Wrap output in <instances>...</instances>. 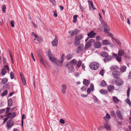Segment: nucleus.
<instances>
[{
  "instance_id": "obj_1",
  "label": "nucleus",
  "mask_w": 131,
  "mask_h": 131,
  "mask_svg": "<svg viewBox=\"0 0 131 131\" xmlns=\"http://www.w3.org/2000/svg\"><path fill=\"white\" fill-rule=\"evenodd\" d=\"M112 75L113 77L116 80L115 82H122L123 81L120 78L121 76V73L118 71H114L112 73Z\"/></svg>"
},
{
  "instance_id": "obj_2",
  "label": "nucleus",
  "mask_w": 131,
  "mask_h": 131,
  "mask_svg": "<svg viewBox=\"0 0 131 131\" xmlns=\"http://www.w3.org/2000/svg\"><path fill=\"white\" fill-rule=\"evenodd\" d=\"M99 64L98 63L93 62L91 63L90 65V68L92 70H96L99 67Z\"/></svg>"
},
{
  "instance_id": "obj_3",
  "label": "nucleus",
  "mask_w": 131,
  "mask_h": 131,
  "mask_svg": "<svg viewBox=\"0 0 131 131\" xmlns=\"http://www.w3.org/2000/svg\"><path fill=\"white\" fill-rule=\"evenodd\" d=\"M51 61L53 63L56 64L58 66H62L63 62L62 61H59L55 58Z\"/></svg>"
},
{
  "instance_id": "obj_4",
  "label": "nucleus",
  "mask_w": 131,
  "mask_h": 131,
  "mask_svg": "<svg viewBox=\"0 0 131 131\" xmlns=\"http://www.w3.org/2000/svg\"><path fill=\"white\" fill-rule=\"evenodd\" d=\"M40 61V63H41L42 65H43L44 67L46 68V66L45 65L44 62L47 64L48 65L49 63L46 62L45 60H44L43 57L41 56V55H40V58H39Z\"/></svg>"
},
{
  "instance_id": "obj_5",
  "label": "nucleus",
  "mask_w": 131,
  "mask_h": 131,
  "mask_svg": "<svg viewBox=\"0 0 131 131\" xmlns=\"http://www.w3.org/2000/svg\"><path fill=\"white\" fill-rule=\"evenodd\" d=\"M94 42L95 40L93 39H91L88 41L86 44L84 48L87 49L90 47L91 45V42Z\"/></svg>"
},
{
  "instance_id": "obj_6",
  "label": "nucleus",
  "mask_w": 131,
  "mask_h": 131,
  "mask_svg": "<svg viewBox=\"0 0 131 131\" xmlns=\"http://www.w3.org/2000/svg\"><path fill=\"white\" fill-rule=\"evenodd\" d=\"M51 43L53 46H56L58 44V40L57 37L56 35L55 36V38L54 40L52 41Z\"/></svg>"
},
{
  "instance_id": "obj_7",
  "label": "nucleus",
  "mask_w": 131,
  "mask_h": 131,
  "mask_svg": "<svg viewBox=\"0 0 131 131\" xmlns=\"http://www.w3.org/2000/svg\"><path fill=\"white\" fill-rule=\"evenodd\" d=\"M13 125V122L12 120H8L7 122V127L8 128H10Z\"/></svg>"
},
{
  "instance_id": "obj_8",
  "label": "nucleus",
  "mask_w": 131,
  "mask_h": 131,
  "mask_svg": "<svg viewBox=\"0 0 131 131\" xmlns=\"http://www.w3.org/2000/svg\"><path fill=\"white\" fill-rule=\"evenodd\" d=\"M16 113L15 112H14L12 113H9L7 114L6 115V116H8L9 118H14L16 116Z\"/></svg>"
},
{
  "instance_id": "obj_9",
  "label": "nucleus",
  "mask_w": 131,
  "mask_h": 131,
  "mask_svg": "<svg viewBox=\"0 0 131 131\" xmlns=\"http://www.w3.org/2000/svg\"><path fill=\"white\" fill-rule=\"evenodd\" d=\"M84 45L83 44H81L78 47V49L77 50L76 52L77 53H79L82 50V49L83 48Z\"/></svg>"
},
{
  "instance_id": "obj_10",
  "label": "nucleus",
  "mask_w": 131,
  "mask_h": 131,
  "mask_svg": "<svg viewBox=\"0 0 131 131\" xmlns=\"http://www.w3.org/2000/svg\"><path fill=\"white\" fill-rule=\"evenodd\" d=\"M108 122H106L104 123L105 128L108 130H110L111 129V126L110 124L108 123Z\"/></svg>"
},
{
  "instance_id": "obj_11",
  "label": "nucleus",
  "mask_w": 131,
  "mask_h": 131,
  "mask_svg": "<svg viewBox=\"0 0 131 131\" xmlns=\"http://www.w3.org/2000/svg\"><path fill=\"white\" fill-rule=\"evenodd\" d=\"M61 91L62 93L64 94L66 92V91L67 89V86L66 84H63L61 85Z\"/></svg>"
},
{
  "instance_id": "obj_12",
  "label": "nucleus",
  "mask_w": 131,
  "mask_h": 131,
  "mask_svg": "<svg viewBox=\"0 0 131 131\" xmlns=\"http://www.w3.org/2000/svg\"><path fill=\"white\" fill-rule=\"evenodd\" d=\"M112 59V56L107 55L106 57L104 58V61L105 62H108L110 61Z\"/></svg>"
},
{
  "instance_id": "obj_13",
  "label": "nucleus",
  "mask_w": 131,
  "mask_h": 131,
  "mask_svg": "<svg viewBox=\"0 0 131 131\" xmlns=\"http://www.w3.org/2000/svg\"><path fill=\"white\" fill-rule=\"evenodd\" d=\"M116 114L118 117L121 119L122 120L123 119V116L122 115L121 112L119 110H117L116 111Z\"/></svg>"
},
{
  "instance_id": "obj_14",
  "label": "nucleus",
  "mask_w": 131,
  "mask_h": 131,
  "mask_svg": "<svg viewBox=\"0 0 131 131\" xmlns=\"http://www.w3.org/2000/svg\"><path fill=\"white\" fill-rule=\"evenodd\" d=\"M111 116L108 113H107L105 116L103 117V118L105 120L106 122H108Z\"/></svg>"
},
{
  "instance_id": "obj_15",
  "label": "nucleus",
  "mask_w": 131,
  "mask_h": 131,
  "mask_svg": "<svg viewBox=\"0 0 131 131\" xmlns=\"http://www.w3.org/2000/svg\"><path fill=\"white\" fill-rule=\"evenodd\" d=\"M77 63V61L76 59H73L69 63L70 65H75Z\"/></svg>"
},
{
  "instance_id": "obj_16",
  "label": "nucleus",
  "mask_w": 131,
  "mask_h": 131,
  "mask_svg": "<svg viewBox=\"0 0 131 131\" xmlns=\"http://www.w3.org/2000/svg\"><path fill=\"white\" fill-rule=\"evenodd\" d=\"M114 88V87L112 85H108L107 86V89L110 92H112Z\"/></svg>"
},
{
  "instance_id": "obj_17",
  "label": "nucleus",
  "mask_w": 131,
  "mask_h": 131,
  "mask_svg": "<svg viewBox=\"0 0 131 131\" xmlns=\"http://www.w3.org/2000/svg\"><path fill=\"white\" fill-rule=\"evenodd\" d=\"M113 56L114 57H115L117 60L118 62H120L121 60V56H118L117 54H115L114 53H113Z\"/></svg>"
},
{
  "instance_id": "obj_18",
  "label": "nucleus",
  "mask_w": 131,
  "mask_h": 131,
  "mask_svg": "<svg viewBox=\"0 0 131 131\" xmlns=\"http://www.w3.org/2000/svg\"><path fill=\"white\" fill-rule=\"evenodd\" d=\"M96 35V33L94 32L93 31H92L90 33L88 34V37L90 38H93Z\"/></svg>"
},
{
  "instance_id": "obj_19",
  "label": "nucleus",
  "mask_w": 131,
  "mask_h": 131,
  "mask_svg": "<svg viewBox=\"0 0 131 131\" xmlns=\"http://www.w3.org/2000/svg\"><path fill=\"white\" fill-rule=\"evenodd\" d=\"M127 67L126 66H123L121 67L120 69V72L123 73L126 71V70Z\"/></svg>"
},
{
  "instance_id": "obj_20",
  "label": "nucleus",
  "mask_w": 131,
  "mask_h": 131,
  "mask_svg": "<svg viewBox=\"0 0 131 131\" xmlns=\"http://www.w3.org/2000/svg\"><path fill=\"white\" fill-rule=\"evenodd\" d=\"M124 54V51L123 49H121L118 50V53L119 56H121Z\"/></svg>"
},
{
  "instance_id": "obj_21",
  "label": "nucleus",
  "mask_w": 131,
  "mask_h": 131,
  "mask_svg": "<svg viewBox=\"0 0 131 131\" xmlns=\"http://www.w3.org/2000/svg\"><path fill=\"white\" fill-rule=\"evenodd\" d=\"M94 46L95 48H100L101 47V43L99 42H97L95 43Z\"/></svg>"
},
{
  "instance_id": "obj_22",
  "label": "nucleus",
  "mask_w": 131,
  "mask_h": 131,
  "mask_svg": "<svg viewBox=\"0 0 131 131\" xmlns=\"http://www.w3.org/2000/svg\"><path fill=\"white\" fill-rule=\"evenodd\" d=\"M50 52V50L48 51V56L50 60L51 61L54 57H52L53 55Z\"/></svg>"
},
{
  "instance_id": "obj_23",
  "label": "nucleus",
  "mask_w": 131,
  "mask_h": 131,
  "mask_svg": "<svg viewBox=\"0 0 131 131\" xmlns=\"http://www.w3.org/2000/svg\"><path fill=\"white\" fill-rule=\"evenodd\" d=\"M100 93L103 94H107L108 93V91L104 89H102L100 90Z\"/></svg>"
},
{
  "instance_id": "obj_24",
  "label": "nucleus",
  "mask_w": 131,
  "mask_h": 131,
  "mask_svg": "<svg viewBox=\"0 0 131 131\" xmlns=\"http://www.w3.org/2000/svg\"><path fill=\"white\" fill-rule=\"evenodd\" d=\"M111 70V71L115 70L117 71L118 69V67L116 66H112L110 68Z\"/></svg>"
},
{
  "instance_id": "obj_25",
  "label": "nucleus",
  "mask_w": 131,
  "mask_h": 131,
  "mask_svg": "<svg viewBox=\"0 0 131 131\" xmlns=\"http://www.w3.org/2000/svg\"><path fill=\"white\" fill-rule=\"evenodd\" d=\"M79 32V30L76 29L74 31H72L71 32V36L72 37H73L74 35H76L78 34Z\"/></svg>"
},
{
  "instance_id": "obj_26",
  "label": "nucleus",
  "mask_w": 131,
  "mask_h": 131,
  "mask_svg": "<svg viewBox=\"0 0 131 131\" xmlns=\"http://www.w3.org/2000/svg\"><path fill=\"white\" fill-rule=\"evenodd\" d=\"M68 69L70 72H73L74 70V67L73 65H70L69 64H68Z\"/></svg>"
},
{
  "instance_id": "obj_27",
  "label": "nucleus",
  "mask_w": 131,
  "mask_h": 131,
  "mask_svg": "<svg viewBox=\"0 0 131 131\" xmlns=\"http://www.w3.org/2000/svg\"><path fill=\"white\" fill-rule=\"evenodd\" d=\"M82 36L81 35H80L75 37V40L79 41L82 38Z\"/></svg>"
},
{
  "instance_id": "obj_28",
  "label": "nucleus",
  "mask_w": 131,
  "mask_h": 131,
  "mask_svg": "<svg viewBox=\"0 0 131 131\" xmlns=\"http://www.w3.org/2000/svg\"><path fill=\"white\" fill-rule=\"evenodd\" d=\"M12 100L11 99H9L8 101V106L10 107L12 105Z\"/></svg>"
},
{
  "instance_id": "obj_29",
  "label": "nucleus",
  "mask_w": 131,
  "mask_h": 131,
  "mask_svg": "<svg viewBox=\"0 0 131 131\" xmlns=\"http://www.w3.org/2000/svg\"><path fill=\"white\" fill-rule=\"evenodd\" d=\"M66 59H67L70 60L73 57V55L71 54H69L66 56Z\"/></svg>"
},
{
  "instance_id": "obj_30",
  "label": "nucleus",
  "mask_w": 131,
  "mask_h": 131,
  "mask_svg": "<svg viewBox=\"0 0 131 131\" xmlns=\"http://www.w3.org/2000/svg\"><path fill=\"white\" fill-rule=\"evenodd\" d=\"M102 43L104 45H108L109 44V42L107 40H105L102 41Z\"/></svg>"
},
{
  "instance_id": "obj_31",
  "label": "nucleus",
  "mask_w": 131,
  "mask_h": 131,
  "mask_svg": "<svg viewBox=\"0 0 131 131\" xmlns=\"http://www.w3.org/2000/svg\"><path fill=\"white\" fill-rule=\"evenodd\" d=\"M101 55L102 57H105L108 54L107 52L103 51L101 53Z\"/></svg>"
},
{
  "instance_id": "obj_32",
  "label": "nucleus",
  "mask_w": 131,
  "mask_h": 131,
  "mask_svg": "<svg viewBox=\"0 0 131 131\" xmlns=\"http://www.w3.org/2000/svg\"><path fill=\"white\" fill-rule=\"evenodd\" d=\"M113 101L116 103H118L119 100L115 96L113 97Z\"/></svg>"
},
{
  "instance_id": "obj_33",
  "label": "nucleus",
  "mask_w": 131,
  "mask_h": 131,
  "mask_svg": "<svg viewBox=\"0 0 131 131\" xmlns=\"http://www.w3.org/2000/svg\"><path fill=\"white\" fill-rule=\"evenodd\" d=\"M6 8V6L5 5H3L2 6V9L4 13L5 12V10Z\"/></svg>"
},
{
  "instance_id": "obj_34",
  "label": "nucleus",
  "mask_w": 131,
  "mask_h": 131,
  "mask_svg": "<svg viewBox=\"0 0 131 131\" xmlns=\"http://www.w3.org/2000/svg\"><path fill=\"white\" fill-rule=\"evenodd\" d=\"M78 16L77 15H74L73 16V23H75L77 20V18L78 17Z\"/></svg>"
},
{
  "instance_id": "obj_35",
  "label": "nucleus",
  "mask_w": 131,
  "mask_h": 131,
  "mask_svg": "<svg viewBox=\"0 0 131 131\" xmlns=\"http://www.w3.org/2000/svg\"><path fill=\"white\" fill-rule=\"evenodd\" d=\"M6 73V71L5 69H2L1 71V74L3 75H4Z\"/></svg>"
},
{
  "instance_id": "obj_36",
  "label": "nucleus",
  "mask_w": 131,
  "mask_h": 131,
  "mask_svg": "<svg viewBox=\"0 0 131 131\" xmlns=\"http://www.w3.org/2000/svg\"><path fill=\"white\" fill-rule=\"evenodd\" d=\"M115 40V41L119 45H121V42L120 41L117 39H114Z\"/></svg>"
},
{
  "instance_id": "obj_37",
  "label": "nucleus",
  "mask_w": 131,
  "mask_h": 131,
  "mask_svg": "<svg viewBox=\"0 0 131 131\" xmlns=\"http://www.w3.org/2000/svg\"><path fill=\"white\" fill-rule=\"evenodd\" d=\"M80 43V41H75L74 42V45L76 46H78Z\"/></svg>"
},
{
  "instance_id": "obj_38",
  "label": "nucleus",
  "mask_w": 131,
  "mask_h": 131,
  "mask_svg": "<svg viewBox=\"0 0 131 131\" xmlns=\"http://www.w3.org/2000/svg\"><path fill=\"white\" fill-rule=\"evenodd\" d=\"M7 93V90H5L2 92L1 94V95L2 96H3L6 95Z\"/></svg>"
},
{
  "instance_id": "obj_39",
  "label": "nucleus",
  "mask_w": 131,
  "mask_h": 131,
  "mask_svg": "<svg viewBox=\"0 0 131 131\" xmlns=\"http://www.w3.org/2000/svg\"><path fill=\"white\" fill-rule=\"evenodd\" d=\"M107 35L111 37L114 40V38L113 36V35L112 33L110 32H108L107 33Z\"/></svg>"
},
{
  "instance_id": "obj_40",
  "label": "nucleus",
  "mask_w": 131,
  "mask_h": 131,
  "mask_svg": "<svg viewBox=\"0 0 131 131\" xmlns=\"http://www.w3.org/2000/svg\"><path fill=\"white\" fill-rule=\"evenodd\" d=\"M82 63V62L80 60H79L77 64V66L79 68L81 66Z\"/></svg>"
},
{
  "instance_id": "obj_41",
  "label": "nucleus",
  "mask_w": 131,
  "mask_h": 131,
  "mask_svg": "<svg viewBox=\"0 0 131 131\" xmlns=\"http://www.w3.org/2000/svg\"><path fill=\"white\" fill-rule=\"evenodd\" d=\"M10 109V107H8L6 108V111L5 112L6 115L9 113H8Z\"/></svg>"
},
{
  "instance_id": "obj_42",
  "label": "nucleus",
  "mask_w": 131,
  "mask_h": 131,
  "mask_svg": "<svg viewBox=\"0 0 131 131\" xmlns=\"http://www.w3.org/2000/svg\"><path fill=\"white\" fill-rule=\"evenodd\" d=\"M105 70L103 69H102L100 72V74L102 75L103 76L105 72Z\"/></svg>"
},
{
  "instance_id": "obj_43",
  "label": "nucleus",
  "mask_w": 131,
  "mask_h": 131,
  "mask_svg": "<svg viewBox=\"0 0 131 131\" xmlns=\"http://www.w3.org/2000/svg\"><path fill=\"white\" fill-rule=\"evenodd\" d=\"M100 85L103 87H105L107 86V84L106 82H101Z\"/></svg>"
},
{
  "instance_id": "obj_44",
  "label": "nucleus",
  "mask_w": 131,
  "mask_h": 131,
  "mask_svg": "<svg viewBox=\"0 0 131 131\" xmlns=\"http://www.w3.org/2000/svg\"><path fill=\"white\" fill-rule=\"evenodd\" d=\"M93 99L94 100V102L95 103L97 102V99L95 96L93 95Z\"/></svg>"
},
{
  "instance_id": "obj_45",
  "label": "nucleus",
  "mask_w": 131,
  "mask_h": 131,
  "mask_svg": "<svg viewBox=\"0 0 131 131\" xmlns=\"http://www.w3.org/2000/svg\"><path fill=\"white\" fill-rule=\"evenodd\" d=\"M110 30L109 27L104 28V31L106 33H108V32Z\"/></svg>"
},
{
  "instance_id": "obj_46",
  "label": "nucleus",
  "mask_w": 131,
  "mask_h": 131,
  "mask_svg": "<svg viewBox=\"0 0 131 131\" xmlns=\"http://www.w3.org/2000/svg\"><path fill=\"white\" fill-rule=\"evenodd\" d=\"M126 102L130 106L131 105V102L128 98L126 100Z\"/></svg>"
},
{
  "instance_id": "obj_47",
  "label": "nucleus",
  "mask_w": 131,
  "mask_h": 131,
  "mask_svg": "<svg viewBox=\"0 0 131 131\" xmlns=\"http://www.w3.org/2000/svg\"><path fill=\"white\" fill-rule=\"evenodd\" d=\"M103 25L104 28L109 27V26L107 25V24L105 23H104Z\"/></svg>"
},
{
  "instance_id": "obj_48",
  "label": "nucleus",
  "mask_w": 131,
  "mask_h": 131,
  "mask_svg": "<svg viewBox=\"0 0 131 131\" xmlns=\"http://www.w3.org/2000/svg\"><path fill=\"white\" fill-rule=\"evenodd\" d=\"M96 40L97 41H100L102 40V38L99 36H97L96 37Z\"/></svg>"
},
{
  "instance_id": "obj_49",
  "label": "nucleus",
  "mask_w": 131,
  "mask_h": 131,
  "mask_svg": "<svg viewBox=\"0 0 131 131\" xmlns=\"http://www.w3.org/2000/svg\"><path fill=\"white\" fill-rule=\"evenodd\" d=\"M10 77L12 79H13L14 77V75L13 73L11 72L10 73Z\"/></svg>"
},
{
  "instance_id": "obj_50",
  "label": "nucleus",
  "mask_w": 131,
  "mask_h": 131,
  "mask_svg": "<svg viewBox=\"0 0 131 131\" xmlns=\"http://www.w3.org/2000/svg\"><path fill=\"white\" fill-rule=\"evenodd\" d=\"M86 87L84 86H83L81 88V90L82 91H85L86 90Z\"/></svg>"
},
{
  "instance_id": "obj_51",
  "label": "nucleus",
  "mask_w": 131,
  "mask_h": 131,
  "mask_svg": "<svg viewBox=\"0 0 131 131\" xmlns=\"http://www.w3.org/2000/svg\"><path fill=\"white\" fill-rule=\"evenodd\" d=\"M5 111V109H2L0 110V114L3 113Z\"/></svg>"
},
{
  "instance_id": "obj_52",
  "label": "nucleus",
  "mask_w": 131,
  "mask_h": 131,
  "mask_svg": "<svg viewBox=\"0 0 131 131\" xmlns=\"http://www.w3.org/2000/svg\"><path fill=\"white\" fill-rule=\"evenodd\" d=\"M8 81L7 79L6 78H4L3 79L2 82H7Z\"/></svg>"
},
{
  "instance_id": "obj_53",
  "label": "nucleus",
  "mask_w": 131,
  "mask_h": 131,
  "mask_svg": "<svg viewBox=\"0 0 131 131\" xmlns=\"http://www.w3.org/2000/svg\"><path fill=\"white\" fill-rule=\"evenodd\" d=\"M10 25L11 26L13 27L14 26V23L13 21L11 20L10 21Z\"/></svg>"
},
{
  "instance_id": "obj_54",
  "label": "nucleus",
  "mask_w": 131,
  "mask_h": 131,
  "mask_svg": "<svg viewBox=\"0 0 131 131\" xmlns=\"http://www.w3.org/2000/svg\"><path fill=\"white\" fill-rule=\"evenodd\" d=\"M90 87L92 91H93L94 89V85L93 84H91L90 85Z\"/></svg>"
},
{
  "instance_id": "obj_55",
  "label": "nucleus",
  "mask_w": 131,
  "mask_h": 131,
  "mask_svg": "<svg viewBox=\"0 0 131 131\" xmlns=\"http://www.w3.org/2000/svg\"><path fill=\"white\" fill-rule=\"evenodd\" d=\"M4 68L5 69H6L7 71H9V68L8 67V66L7 65H6L5 66H4Z\"/></svg>"
},
{
  "instance_id": "obj_56",
  "label": "nucleus",
  "mask_w": 131,
  "mask_h": 131,
  "mask_svg": "<svg viewBox=\"0 0 131 131\" xmlns=\"http://www.w3.org/2000/svg\"><path fill=\"white\" fill-rule=\"evenodd\" d=\"M125 57L126 58L129 59V56L126 53H125Z\"/></svg>"
},
{
  "instance_id": "obj_57",
  "label": "nucleus",
  "mask_w": 131,
  "mask_h": 131,
  "mask_svg": "<svg viewBox=\"0 0 131 131\" xmlns=\"http://www.w3.org/2000/svg\"><path fill=\"white\" fill-rule=\"evenodd\" d=\"M116 84L118 86H120L123 84V82H115Z\"/></svg>"
},
{
  "instance_id": "obj_58",
  "label": "nucleus",
  "mask_w": 131,
  "mask_h": 131,
  "mask_svg": "<svg viewBox=\"0 0 131 131\" xmlns=\"http://www.w3.org/2000/svg\"><path fill=\"white\" fill-rule=\"evenodd\" d=\"M53 13V16L55 17H56L57 16V14L56 12V11H54Z\"/></svg>"
},
{
  "instance_id": "obj_59",
  "label": "nucleus",
  "mask_w": 131,
  "mask_h": 131,
  "mask_svg": "<svg viewBox=\"0 0 131 131\" xmlns=\"http://www.w3.org/2000/svg\"><path fill=\"white\" fill-rule=\"evenodd\" d=\"M60 122L62 124H64L65 123L64 121L62 119H60Z\"/></svg>"
},
{
  "instance_id": "obj_60",
  "label": "nucleus",
  "mask_w": 131,
  "mask_h": 131,
  "mask_svg": "<svg viewBox=\"0 0 131 131\" xmlns=\"http://www.w3.org/2000/svg\"><path fill=\"white\" fill-rule=\"evenodd\" d=\"M88 94H90L91 92V89L90 88H89L87 90Z\"/></svg>"
},
{
  "instance_id": "obj_61",
  "label": "nucleus",
  "mask_w": 131,
  "mask_h": 131,
  "mask_svg": "<svg viewBox=\"0 0 131 131\" xmlns=\"http://www.w3.org/2000/svg\"><path fill=\"white\" fill-rule=\"evenodd\" d=\"M31 56L33 59V60L34 61H35V59L34 58V56L33 55V53L32 52H31Z\"/></svg>"
},
{
  "instance_id": "obj_62",
  "label": "nucleus",
  "mask_w": 131,
  "mask_h": 131,
  "mask_svg": "<svg viewBox=\"0 0 131 131\" xmlns=\"http://www.w3.org/2000/svg\"><path fill=\"white\" fill-rule=\"evenodd\" d=\"M32 35L33 37H37V35L34 32H32Z\"/></svg>"
},
{
  "instance_id": "obj_63",
  "label": "nucleus",
  "mask_w": 131,
  "mask_h": 131,
  "mask_svg": "<svg viewBox=\"0 0 131 131\" xmlns=\"http://www.w3.org/2000/svg\"><path fill=\"white\" fill-rule=\"evenodd\" d=\"M21 78L22 82H26L25 79L24 77H21Z\"/></svg>"
},
{
  "instance_id": "obj_64",
  "label": "nucleus",
  "mask_w": 131,
  "mask_h": 131,
  "mask_svg": "<svg viewBox=\"0 0 131 131\" xmlns=\"http://www.w3.org/2000/svg\"><path fill=\"white\" fill-rule=\"evenodd\" d=\"M91 6L92 8L93 9H95V8L94 7V6L93 5V3L92 2H91Z\"/></svg>"
}]
</instances>
